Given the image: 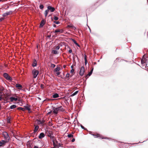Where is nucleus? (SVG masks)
I'll return each mask as SVG.
<instances>
[{
  "mask_svg": "<svg viewBox=\"0 0 148 148\" xmlns=\"http://www.w3.org/2000/svg\"><path fill=\"white\" fill-rule=\"evenodd\" d=\"M53 112L55 114H57L58 112H63L65 110V109L62 107V106H59L58 107L53 108Z\"/></svg>",
  "mask_w": 148,
  "mask_h": 148,
  "instance_id": "obj_1",
  "label": "nucleus"
},
{
  "mask_svg": "<svg viewBox=\"0 0 148 148\" xmlns=\"http://www.w3.org/2000/svg\"><path fill=\"white\" fill-rule=\"evenodd\" d=\"M2 136L4 137L5 140L8 142L10 140V137L8 134L5 132H4L2 133Z\"/></svg>",
  "mask_w": 148,
  "mask_h": 148,
  "instance_id": "obj_2",
  "label": "nucleus"
},
{
  "mask_svg": "<svg viewBox=\"0 0 148 148\" xmlns=\"http://www.w3.org/2000/svg\"><path fill=\"white\" fill-rule=\"evenodd\" d=\"M39 73V71L34 69L32 71V75H33V78H35L37 76Z\"/></svg>",
  "mask_w": 148,
  "mask_h": 148,
  "instance_id": "obj_3",
  "label": "nucleus"
},
{
  "mask_svg": "<svg viewBox=\"0 0 148 148\" xmlns=\"http://www.w3.org/2000/svg\"><path fill=\"white\" fill-rule=\"evenodd\" d=\"M92 135L94 136V137L95 138H100L105 139L108 138L106 137H104L103 136H102L98 134H92Z\"/></svg>",
  "mask_w": 148,
  "mask_h": 148,
  "instance_id": "obj_4",
  "label": "nucleus"
},
{
  "mask_svg": "<svg viewBox=\"0 0 148 148\" xmlns=\"http://www.w3.org/2000/svg\"><path fill=\"white\" fill-rule=\"evenodd\" d=\"M3 75L4 77L7 80L10 81L12 80V78L7 73H4Z\"/></svg>",
  "mask_w": 148,
  "mask_h": 148,
  "instance_id": "obj_5",
  "label": "nucleus"
},
{
  "mask_svg": "<svg viewBox=\"0 0 148 148\" xmlns=\"http://www.w3.org/2000/svg\"><path fill=\"white\" fill-rule=\"evenodd\" d=\"M85 69L84 66H82L80 69L79 72V75L81 76H82L84 73Z\"/></svg>",
  "mask_w": 148,
  "mask_h": 148,
  "instance_id": "obj_6",
  "label": "nucleus"
},
{
  "mask_svg": "<svg viewBox=\"0 0 148 148\" xmlns=\"http://www.w3.org/2000/svg\"><path fill=\"white\" fill-rule=\"evenodd\" d=\"M63 30L60 29H56L54 32L56 33V35L58 33H62Z\"/></svg>",
  "mask_w": 148,
  "mask_h": 148,
  "instance_id": "obj_7",
  "label": "nucleus"
},
{
  "mask_svg": "<svg viewBox=\"0 0 148 148\" xmlns=\"http://www.w3.org/2000/svg\"><path fill=\"white\" fill-rule=\"evenodd\" d=\"M8 142H6V141L5 140H1L0 142V147L4 145L6 143H8Z\"/></svg>",
  "mask_w": 148,
  "mask_h": 148,
  "instance_id": "obj_8",
  "label": "nucleus"
},
{
  "mask_svg": "<svg viewBox=\"0 0 148 148\" xmlns=\"http://www.w3.org/2000/svg\"><path fill=\"white\" fill-rule=\"evenodd\" d=\"M48 10H50L51 12H53L55 10V8L53 7H52L51 6H48L47 7Z\"/></svg>",
  "mask_w": 148,
  "mask_h": 148,
  "instance_id": "obj_9",
  "label": "nucleus"
},
{
  "mask_svg": "<svg viewBox=\"0 0 148 148\" xmlns=\"http://www.w3.org/2000/svg\"><path fill=\"white\" fill-rule=\"evenodd\" d=\"M45 120H43L42 121H41L40 120H38V124H41L43 126H44L45 125Z\"/></svg>",
  "mask_w": 148,
  "mask_h": 148,
  "instance_id": "obj_10",
  "label": "nucleus"
},
{
  "mask_svg": "<svg viewBox=\"0 0 148 148\" xmlns=\"http://www.w3.org/2000/svg\"><path fill=\"white\" fill-rule=\"evenodd\" d=\"M45 21L44 20H42L40 22V27H42L45 25Z\"/></svg>",
  "mask_w": 148,
  "mask_h": 148,
  "instance_id": "obj_11",
  "label": "nucleus"
},
{
  "mask_svg": "<svg viewBox=\"0 0 148 148\" xmlns=\"http://www.w3.org/2000/svg\"><path fill=\"white\" fill-rule=\"evenodd\" d=\"M147 60L145 58H143L141 60V63L142 64H144L146 63V61Z\"/></svg>",
  "mask_w": 148,
  "mask_h": 148,
  "instance_id": "obj_12",
  "label": "nucleus"
},
{
  "mask_svg": "<svg viewBox=\"0 0 148 148\" xmlns=\"http://www.w3.org/2000/svg\"><path fill=\"white\" fill-rule=\"evenodd\" d=\"M45 136V134L43 133H41L38 136V138L40 139H41L43 138Z\"/></svg>",
  "mask_w": 148,
  "mask_h": 148,
  "instance_id": "obj_13",
  "label": "nucleus"
},
{
  "mask_svg": "<svg viewBox=\"0 0 148 148\" xmlns=\"http://www.w3.org/2000/svg\"><path fill=\"white\" fill-rule=\"evenodd\" d=\"M93 68L92 70L90 71V72L88 73L86 75V77L87 78H88L89 76L91 75L92 74L93 71Z\"/></svg>",
  "mask_w": 148,
  "mask_h": 148,
  "instance_id": "obj_14",
  "label": "nucleus"
},
{
  "mask_svg": "<svg viewBox=\"0 0 148 148\" xmlns=\"http://www.w3.org/2000/svg\"><path fill=\"white\" fill-rule=\"evenodd\" d=\"M34 126H35V127L33 132L34 134L35 133L38 131L39 128V126L38 125H34Z\"/></svg>",
  "mask_w": 148,
  "mask_h": 148,
  "instance_id": "obj_15",
  "label": "nucleus"
},
{
  "mask_svg": "<svg viewBox=\"0 0 148 148\" xmlns=\"http://www.w3.org/2000/svg\"><path fill=\"white\" fill-rule=\"evenodd\" d=\"M16 87L18 88V89H21L22 88V86L21 85L17 84H16Z\"/></svg>",
  "mask_w": 148,
  "mask_h": 148,
  "instance_id": "obj_16",
  "label": "nucleus"
},
{
  "mask_svg": "<svg viewBox=\"0 0 148 148\" xmlns=\"http://www.w3.org/2000/svg\"><path fill=\"white\" fill-rule=\"evenodd\" d=\"M10 101L11 102H12L13 101H16L18 99L17 98H15L13 97H11L10 98Z\"/></svg>",
  "mask_w": 148,
  "mask_h": 148,
  "instance_id": "obj_17",
  "label": "nucleus"
},
{
  "mask_svg": "<svg viewBox=\"0 0 148 148\" xmlns=\"http://www.w3.org/2000/svg\"><path fill=\"white\" fill-rule=\"evenodd\" d=\"M37 65V62L36 60H34L33 61V63L32 64V66L33 67L36 66Z\"/></svg>",
  "mask_w": 148,
  "mask_h": 148,
  "instance_id": "obj_18",
  "label": "nucleus"
},
{
  "mask_svg": "<svg viewBox=\"0 0 148 148\" xmlns=\"http://www.w3.org/2000/svg\"><path fill=\"white\" fill-rule=\"evenodd\" d=\"M60 67L57 66V67L55 69L54 71L55 72L59 71L60 70Z\"/></svg>",
  "mask_w": 148,
  "mask_h": 148,
  "instance_id": "obj_19",
  "label": "nucleus"
},
{
  "mask_svg": "<svg viewBox=\"0 0 148 148\" xmlns=\"http://www.w3.org/2000/svg\"><path fill=\"white\" fill-rule=\"evenodd\" d=\"M59 95L57 93H55L53 95V97L54 98H56L59 97Z\"/></svg>",
  "mask_w": 148,
  "mask_h": 148,
  "instance_id": "obj_20",
  "label": "nucleus"
},
{
  "mask_svg": "<svg viewBox=\"0 0 148 148\" xmlns=\"http://www.w3.org/2000/svg\"><path fill=\"white\" fill-rule=\"evenodd\" d=\"M49 12V10L48 9L46 10L45 11L44 14L45 17H46L47 16Z\"/></svg>",
  "mask_w": 148,
  "mask_h": 148,
  "instance_id": "obj_21",
  "label": "nucleus"
},
{
  "mask_svg": "<svg viewBox=\"0 0 148 148\" xmlns=\"http://www.w3.org/2000/svg\"><path fill=\"white\" fill-rule=\"evenodd\" d=\"M17 109L18 110H21L23 111H25V109L24 108H22V107H18L17 108Z\"/></svg>",
  "mask_w": 148,
  "mask_h": 148,
  "instance_id": "obj_22",
  "label": "nucleus"
},
{
  "mask_svg": "<svg viewBox=\"0 0 148 148\" xmlns=\"http://www.w3.org/2000/svg\"><path fill=\"white\" fill-rule=\"evenodd\" d=\"M52 53H54V54H58V52L56 50H53L52 51Z\"/></svg>",
  "mask_w": 148,
  "mask_h": 148,
  "instance_id": "obj_23",
  "label": "nucleus"
},
{
  "mask_svg": "<svg viewBox=\"0 0 148 148\" xmlns=\"http://www.w3.org/2000/svg\"><path fill=\"white\" fill-rule=\"evenodd\" d=\"M87 56L86 55H85L84 56V60H85V64L86 65L87 64Z\"/></svg>",
  "mask_w": 148,
  "mask_h": 148,
  "instance_id": "obj_24",
  "label": "nucleus"
},
{
  "mask_svg": "<svg viewBox=\"0 0 148 148\" xmlns=\"http://www.w3.org/2000/svg\"><path fill=\"white\" fill-rule=\"evenodd\" d=\"M7 122L8 123H11V118H9V117H8L7 119Z\"/></svg>",
  "mask_w": 148,
  "mask_h": 148,
  "instance_id": "obj_25",
  "label": "nucleus"
},
{
  "mask_svg": "<svg viewBox=\"0 0 148 148\" xmlns=\"http://www.w3.org/2000/svg\"><path fill=\"white\" fill-rule=\"evenodd\" d=\"M78 92V91H76L75 92L73 93L72 95H71V96H73L75 95H76Z\"/></svg>",
  "mask_w": 148,
  "mask_h": 148,
  "instance_id": "obj_26",
  "label": "nucleus"
},
{
  "mask_svg": "<svg viewBox=\"0 0 148 148\" xmlns=\"http://www.w3.org/2000/svg\"><path fill=\"white\" fill-rule=\"evenodd\" d=\"M16 107V105H13L11 106L10 107V108L11 109H13L15 108Z\"/></svg>",
  "mask_w": 148,
  "mask_h": 148,
  "instance_id": "obj_27",
  "label": "nucleus"
},
{
  "mask_svg": "<svg viewBox=\"0 0 148 148\" xmlns=\"http://www.w3.org/2000/svg\"><path fill=\"white\" fill-rule=\"evenodd\" d=\"M5 90V88L3 87H0V92L3 91Z\"/></svg>",
  "mask_w": 148,
  "mask_h": 148,
  "instance_id": "obj_28",
  "label": "nucleus"
},
{
  "mask_svg": "<svg viewBox=\"0 0 148 148\" xmlns=\"http://www.w3.org/2000/svg\"><path fill=\"white\" fill-rule=\"evenodd\" d=\"M25 110H30V109L27 106H25Z\"/></svg>",
  "mask_w": 148,
  "mask_h": 148,
  "instance_id": "obj_29",
  "label": "nucleus"
},
{
  "mask_svg": "<svg viewBox=\"0 0 148 148\" xmlns=\"http://www.w3.org/2000/svg\"><path fill=\"white\" fill-rule=\"evenodd\" d=\"M39 8L40 9L42 10L44 8V6L43 5L41 4L39 6Z\"/></svg>",
  "mask_w": 148,
  "mask_h": 148,
  "instance_id": "obj_30",
  "label": "nucleus"
},
{
  "mask_svg": "<svg viewBox=\"0 0 148 148\" xmlns=\"http://www.w3.org/2000/svg\"><path fill=\"white\" fill-rule=\"evenodd\" d=\"M70 74L69 73H67L65 77L66 79L69 78V77Z\"/></svg>",
  "mask_w": 148,
  "mask_h": 148,
  "instance_id": "obj_31",
  "label": "nucleus"
},
{
  "mask_svg": "<svg viewBox=\"0 0 148 148\" xmlns=\"http://www.w3.org/2000/svg\"><path fill=\"white\" fill-rule=\"evenodd\" d=\"M67 136L69 138H71V137H73V135L72 134H68L67 135Z\"/></svg>",
  "mask_w": 148,
  "mask_h": 148,
  "instance_id": "obj_32",
  "label": "nucleus"
},
{
  "mask_svg": "<svg viewBox=\"0 0 148 148\" xmlns=\"http://www.w3.org/2000/svg\"><path fill=\"white\" fill-rule=\"evenodd\" d=\"M0 94L1 96H2L3 95H4V96H5V94L3 91L0 92Z\"/></svg>",
  "mask_w": 148,
  "mask_h": 148,
  "instance_id": "obj_33",
  "label": "nucleus"
},
{
  "mask_svg": "<svg viewBox=\"0 0 148 148\" xmlns=\"http://www.w3.org/2000/svg\"><path fill=\"white\" fill-rule=\"evenodd\" d=\"M53 19L55 20H57L58 19V18L57 16H54V17L53 18Z\"/></svg>",
  "mask_w": 148,
  "mask_h": 148,
  "instance_id": "obj_34",
  "label": "nucleus"
},
{
  "mask_svg": "<svg viewBox=\"0 0 148 148\" xmlns=\"http://www.w3.org/2000/svg\"><path fill=\"white\" fill-rule=\"evenodd\" d=\"M27 146L29 148H32L30 143H28L27 144Z\"/></svg>",
  "mask_w": 148,
  "mask_h": 148,
  "instance_id": "obj_35",
  "label": "nucleus"
},
{
  "mask_svg": "<svg viewBox=\"0 0 148 148\" xmlns=\"http://www.w3.org/2000/svg\"><path fill=\"white\" fill-rule=\"evenodd\" d=\"M56 66V65L54 64H51V67L52 68H54Z\"/></svg>",
  "mask_w": 148,
  "mask_h": 148,
  "instance_id": "obj_36",
  "label": "nucleus"
},
{
  "mask_svg": "<svg viewBox=\"0 0 148 148\" xmlns=\"http://www.w3.org/2000/svg\"><path fill=\"white\" fill-rule=\"evenodd\" d=\"M72 40L73 42L76 45L77 44V42L74 39H72Z\"/></svg>",
  "mask_w": 148,
  "mask_h": 148,
  "instance_id": "obj_37",
  "label": "nucleus"
},
{
  "mask_svg": "<svg viewBox=\"0 0 148 148\" xmlns=\"http://www.w3.org/2000/svg\"><path fill=\"white\" fill-rule=\"evenodd\" d=\"M68 47L70 49L69 51V53H71L72 52V50L69 47V46H68Z\"/></svg>",
  "mask_w": 148,
  "mask_h": 148,
  "instance_id": "obj_38",
  "label": "nucleus"
},
{
  "mask_svg": "<svg viewBox=\"0 0 148 148\" xmlns=\"http://www.w3.org/2000/svg\"><path fill=\"white\" fill-rule=\"evenodd\" d=\"M53 22L54 23H56V24H59V23H60V22L58 21H54Z\"/></svg>",
  "mask_w": 148,
  "mask_h": 148,
  "instance_id": "obj_39",
  "label": "nucleus"
},
{
  "mask_svg": "<svg viewBox=\"0 0 148 148\" xmlns=\"http://www.w3.org/2000/svg\"><path fill=\"white\" fill-rule=\"evenodd\" d=\"M40 86L41 88L43 89V88H44V85L42 84H41L40 85Z\"/></svg>",
  "mask_w": 148,
  "mask_h": 148,
  "instance_id": "obj_40",
  "label": "nucleus"
},
{
  "mask_svg": "<svg viewBox=\"0 0 148 148\" xmlns=\"http://www.w3.org/2000/svg\"><path fill=\"white\" fill-rule=\"evenodd\" d=\"M60 48V47L59 46H57L56 47V50H58Z\"/></svg>",
  "mask_w": 148,
  "mask_h": 148,
  "instance_id": "obj_41",
  "label": "nucleus"
},
{
  "mask_svg": "<svg viewBox=\"0 0 148 148\" xmlns=\"http://www.w3.org/2000/svg\"><path fill=\"white\" fill-rule=\"evenodd\" d=\"M60 72H57L56 73L57 75V76L59 75H60Z\"/></svg>",
  "mask_w": 148,
  "mask_h": 148,
  "instance_id": "obj_42",
  "label": "nucleus"
},
{
  "mask_svg": "<svg viewBox=\"0 0 148 148\" xmlns=\"http://www.w3.org/2000/svg\"><path fill=\"white\" fill-rule=\"evenodd\" d=\"M74 69H72L71 71V73H73L74 72Z\"/></svg>",
  "mask_w": 148,
  "mask_h": 148,
  "instance_id": "obj_43",
  "label": "nucleus"
},
{
  "mask_svg": "<svg viewBox=\"0 0 148 148\" xmlns=\"http://www.w3.org/2000/svg\"><path fill=\"white\" fill-rule=\"evenodd\" d=\"M48 124L50 126H51L52 125L50 121L49 122Z\"/></svg>",
  "mask_w": 148,
  "mask_h": 148,
  "instance_id": "obj_44",
  "label": "nucleus"
},
{
  "mask_svg": "<svg viewBox=\"0 0 148 148\" xmlns=\"http://www.w3.org/2000/svg\"><path fill=\"white\" fill-rule=\"evenodd\" d=\"M52 112V111H50V112H49L47 113V114L48 115H49V114H50Z\"/></svg>",
  "mask_w": 148,
  "mask_h": 148,
  "instance_id": "obj_45",
  "label": "nucleus"
},
{
  "mask_svg": "<svg viewBox=\"0 0 148 148\" xmlns=\"http://www.w3.org/2000/svg\"><path fill=\"white\" fill-rule=\"evenodd\" d=\"M4 19V18H0V22L2 21Z\"/></svg>",
  "mask_w": 148,
  "mask_h": 148,
  "instance_id": "obj_46",
  "label": "nucleus"
},
{
  "mask_svg": "<svg viewBox=\"0 0 148 148\" xmlns=\"http://www.w3.org/2000/svg\"><path fill=\"white\" fill-rule=\"evenodd\" d=\"M40 148H39V147L37 146H35L34 148H40Z\"/></svg>",
  "mask_w": 148,
  "mask_h": 148,
  "instance_id": "obj_47",
  "label": "nucleus"
},
{
  "mask_svg": "<svg viewBox=\"0 0 148 148\" xmlns=\"http://www.w3.org/2000/svg\"><path fill=\"white\" fill-rule=\"evenodd\" d=\"M75 138H73L72 140V142H74L75 141Z\"/></svg>",
  "mask_w": 148,
  "mask_h": 148,
  "instance_id": "obj_48",
  "label": "nucleus"
},
{
  "mask_svg": "<svg viewBox=\"0 0 148 148\" xmlns=\"http://www.w3.org/2000/svg\"><path fill=\"white\" fill-rule=\"evenodd\" d=\"M2 96H1L0 97V101L1 100V99H3V98L1 97Z\"/></svg>",
  "mask_w": 148,
  "mask_h": 148,
  "instance_id": "obj_49",
  "label": "nucleus"
},
{
  "mask_svg": "<svg viewBox=\"0 0 148 148\" xmlns=\"http://www.w3.org/2000/svg\"><path fill=\"white\" fill-rule=\"evenodd\" d=\"M71 68H72V69H73V65H72L71 66Z\"/></svg>",
  "mask_w": 148,
  "mask_h": 148,
  "instance_id": "obj_50",
  "label": "nucleus"
},
{
  "mask_svg": "<svg viewBox=\"0 0 148 148\" xmlns=\"http://www.w3.org/2000/svg\"><path fill=\"white\" fill-rule=\"evenodd\" d=\"M53 26L54 27H56V25H55V24H53Z\"/></svg>",
  "mask_w": 148,
  "mask_h": 148,
  "instance_id": "obj_51",
  "label": "nucleus"
},
{
  "mask_svg": "<svg viewBox=\"0 0 148 148\" xmlns=\"http://www.w3.org/2000/svg\"><path fill=\"white\" fill-rule=\"evenodd\" d=\"M78 47H80V45L78 44V43H77V45H76Z\"/></svg>",
  "mask_w": 148,
  "mask_h": 148,
  "instance_id": "obj_52",
  "label": "nucleus"
},
{
  "mask_svg": "<svg viewBox=\"0 0 148 148\" xmlns=\"http://www.w3.org/2000/svg\"><path fill=\"white\" fill-rule=\"evenodd\" d=\"M81 127L83 129H84V127L83 126H82V125H81Z\"/></svg>",
  "mask_w": 148,
  "mask_h": 148,
  "instance_id": "obj_53",
  "label": "nucleus"
},
{
  "mask_svg": "<svg viewBox=\"0 0 148 148\" xmlns=\"http://www.w3.org/2000/svg\"><path fill=\"white\" fill-rule=\"evenodd\" d=\"M66 67V65H64L63 66V67H64V68H65Z\"/></svg>",
  "mask_w": 148,
  "mask_h": 148,
  "instance_id": "obj_54",
  "label": "nucleus"
},
{
  "mask_svg": "<svg viewBox=\"0 0 148 148\" xmlns=\"http://www.w3.org/2000/svg\"><path fill=\"white\" fill-rule=\"evenodd\" d=\"M53 145L54 146H56V145L53 142Z\"/></svg>",
  "mask_w": 148,
  "mask_h": 148,
  "instance_id": "obj_55",
  "label": "nucleus"
},
{
  "mask_svg": "<svg viewBox=\"0 0 148 148\" xmlns=\"http://www.w3.org/2000/svg\"><path fill=\"white\" fill-rule=\"evenodd\" d=\"M7 0H3V1H6Z\"/></svg>",
  "mask_w": 148,
  "mask_h": 148,
  "instance_id": "obj_56",
  "label": "nucleus"
},
{
  "mask_svg": "<svg viewBox=\"0 0 148 148\" xmlns=\"http://www.w3.org/2000/svg\"><path fill=\"white\" fill-rule=\"evenodd\" d=\"M0 2H1V1L3 2V0H0Z\"/></svg>",
  "mask_w": 148,
  "mask_h": 148,
  "instance_id": "obj_57",
  "label": "nucleus"
},
{
  "mask_svg": "<svg viewBox=\"0 0 148 148\" xmlns=\"http://www.w3.org/2000/svg\"><path fill=\"white\" fill-rule=\"evenodd\" d=\"M1 69V66H0V69Z\"/></svg>",
  "mask_w": 148,
  "mask_h": 148,
  "instance_id": "obj_58",
  "label": "nucleus"
}]
</instances>
